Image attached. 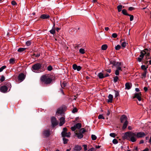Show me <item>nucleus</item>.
<instances>
[{"label":"nucleus","instance_id":"obj_1","mask_svg":"<svg viewBox=\"0 0 151 151\" xmlns=\"http://www.w3.org/2000/svg\"><path fill=\"white\" fill-rule=\"evenodd\" d=\"M136 135L135 133H133L131 132H125L122 137L124 139H127L129 137L130 139V141L133 142H134L136 140Z\"/></svg>","mask_w":151,"mask_h":151},{"label":"nucleus","instance_id":"obj_2","mask_svg":"<svg viewBox=\"0 0 151 151\" xmlns=\"http://www.w3.org/2000/svg\"><path fill=\"white\" fill-rule=\"evenodd\" d=\"M40 80L42 82L46 84H50L52 81V79L51 78L46 75L42 76L41 77Z\"/></svg>","mask_w":151,"mask_h":151},{"label":"nucleus","instance_id":"obj_3","mask_svg":"<svg viewBox=\"0 0 151 151\" xmlns=\"http://www.w3.org/2000/svg\"><path fill=\"white\" fill-rule=\"evenodd\" d=\"M86 131L84 128H82L79 130L78 132H76V135H77L78 138L81 139L83 137V134H84Z\"/></svg>","mask_w":151,"mask_h":151},{"label":"nucleus","instance_id":"obj_4","mask_svg":"<svg viewBox=\"0 0 151 151\" xmlns=\"http://www.w3.org/2000/svg\"><path fill=\"white\" fill-rule=\"evenodd\" d=\"M40 63L35 64L32 65L31 68L32 70L34 72L37 73V71L40 69H41V65Z\"/></svg>","mask_w":151,"mask_h":151},{"label":"nucleus","instance_id":"obj_5","mask_svg":"<svg viewBox=\"0 0 151 151\" xmlns=\"http://www.w3.org/2000/svg\"><path fill=\"white\" fill-rule=\"evenodd\" d=\"M51 122L53 127L57 126L58 123V122L56 118L53 116L51 117Z\"/></svg>","mask_w":151,"mask_h":151},{"label":"nucleus","instance_id":"obj_6","mask_svg":"<svg viewBox=\"0 0 151 151\" xmlns=\"http://www.w3.org/2000/svg\"><path fill=\"white\" fill-rule=\"evenodd\" d=\"M110 63L113 65L114 66H119L121 65V63L118 62H116L113 60H110Z\"/></svg>","mask_w":151,"mask_h":151},{"label":"nucleus","instance_id":"obj_7","mask_svg":"<svg viewBox=\"0 0 151 151\" xmlns=\"http://www.w3.org/2000/svg\"><path fill=\"white\" fill-rule=\"evenodd\" d=\"M147 134V133L146 134H145L143 132H140L137 133V134H136V135L137 138H139L143 137L146 136Z\"/></svg>","mask_w":151,"mask_h":151},{"label":"nucleus","instance_id":"obj_8","mask_svg":"<svg viewBox=\"0 0 151 151\" xmlns=\"http://www.w3.org/2000/svg\"><path fill=\"white\" fill-rule=\"evenodd\" d=\"M40 63L41 65V69L42 70H43L44 71L45 68L47 67V63L45 61H43Z\"/></svg>","mask_w":151,"mask_h":151},{"label":"nucleus","instance_id":"obj_9","mask_svg":"<svg viewBox=\"0 0 151 151\" xmlns=\"http://www.w3.org/2000/svg\"><path fill=\"white\" fill-rule=\"evenodd\" d=\"M43 135L46 137H48L50 134L49 129L44 130L42 133Z\"/></svg>","mask_w":151,"mask_h":151},{"label":"nucleus","instance_id":"obj_10","mask_svg":"<svg viewBox=\"0 0 151 151\" xmlns=\"http://www.w3.org/2000/svg\"><path fill=\"white\" fill-rule=\"evenodd\" d=\"M0 90L1 91L2 93H6L8 90L7 87L5 85L2 86L0 87Z\"/></svg>","mask_w":151,"mask_h":151},{"label":"nucleus","instance_id":"obj_11","mask_svg":"<svg viewBox=\"0 0 151 151\" xmlns=\"http://www.w3.org/2000/svg\"><path fill=\"white\" fill-rule=\"evenodd\" d=\"M63 111V108H60L58 109L57 111L56 112L57 115L59 116L62 115Z\"/></svg>","mask_w":151,"mask_h":151},{"label":"nucleus","instance_id":"obj_12","mask_svg":"<svg viewBox=\"0 0 151 151\" xmlns=\"http://www.w3.org/2000/svg\"><path fill=\"white\" fill-rule=\"evenodd\" d=\"M73 68L74 70H77L78 71L80 70L82 68V67L80 66H78L76 64L73 65Z\"/></svg>","mask_w":151,"mask_h":151},{"label":"nucleus","instance_id":"obj_13","mask_svg":"<svg viewBox=\"0 0 151 151\" xmlns=\"http://www.w3.org/2000/svg\"><path fill=\"white\" fill-rule=\"evenodd\" d=\"M50 17V16L49 15L47 14H42L40 18L42 19H49Z\"/></svg>","mask_w":151,"mask_h":151},{"label":"nucleus","instance_id":"obj_14","mask_svg":"<svg viewBox=\"0 0 151 151\" xmlns=\"http://www.w3.org/2000/svg\"><path fill=\"white\" fill-rule=\"evenodd\" d=\"M127 118L126 116L124 115H122L120 118V121L121 123H123L126 121H127Z\"/></svg>","mask_w":151,"mask_h":151},{"label":"nucleus","instance_id":"obj_15","mask_svg":"<svg viewBox=\"0 0 151 151\" xmlns=\"http://www.w3.org/2000/svg\"><path fill=\"white\" fill-rule=\"evenodd\" d=\"M25 76L23 73H21L18 76V79L21 81H22L25 78Z\"/></svg>","mask_w":151,"mask_h":151},{"label":"nucleus","instance_id":"obj_16","mask_svg":"<svg viewBox=\"0 0 151 151\" xmlns=\"http://www.w3.org/2000/svg\"><path fill=\"white\" fill-rule=\"evenodd\" d=\"M59 125L60 126H62L65 123V118L63 116L60 119Z\"/></svg>","mask_w":151,"mask_h":151},{"label":"nucleus","instance_id":"obj_17","mask_svg":"<svg viewBox=\"0 0 151 151\" xmlns=\"http://www.w3.org/2000/svg\"><path fill=\"white\" fill-rule=\"evenodd\" d=\"M125 89H129L132 86V84L131 83L127 82L125 84Z\"/></svg>","mask_w":151,"mask_h":151},{"label":"nucleus","instance_id":"obj_18","mask_svg":"<svg viewBox=\"0 0 151 151\" xmlns=\"http://www.w3.org/2000/svg\"><path fill=\"white\" fill-rule=\"evenodd\" d=\"M113 96L111 94H109L108 96V98L109 99L107 101V102L109 103H112Z\"/></svg>","mask_w":151,"mask_h":151},{"label":"nucleus","instance_id":"obj_19","mask_svg":"<svg viewBox=\"0 0 151 151\" xmlns=\"http://www.w3.org/2000/svg\"><path fill=\"white\" fill-rule=\"evenodd\" d=\"M81 149V147L78 145H75L74 147V150L78 151H80Z\"/></svg>","mask_w":151,"mask_h":151},{"label":"nucleus","instance_id":"obj_20","mask_svg":"<svg viewBox=\"0 0 151 151\" xmlns=\"http://www.w3.org/2000/svg\"><path fill=\"white\" fill-rule=\"evenodd\" d=\"M142 95L141 93L140 92L139 93H135L134 94V96L133 97V99H134L135 98H137L139 97Z\"/></svg>","mask_w":151,"mask_h":151},{"label":"nucleus","instance_id":"obj_21","mask_svg":"<svg viewBox=\"0 0 151 151\" xmlns=\"http://www.w3.org/2000/svg\"><path fill=\"white\" fill-rule=\"evenodd\" d=\"M16 60L14 58H11L9 60V63L13 64L15 63Z\"/></svg>","mask_w":151,"mask_h":151},{"label":"nucleus","instance_id":"obj_22","mask_svg":"<svg viewBox=\"0 0 151 151\" xmlns=\"http://www.w3.org/2000/svg\"><path fill=\"white\" fill-rule=\"evenodd\" d=\"M147 72V71H144V72L142 73L141 77L142 79L146 77Z\"/></svg>","mask_w":151,"mask_h":151},{"label":"nucleus","instance_id":"obj_23","mask_svg":"<svg viewBox=\"0 0 151 151\" xmlns=\"http://www.w3.org/2000/svg\"><path fill=\"white\" fill-rule=\"evenodd\" d=\"M124 123L122 128V129L123 130L124 129L127 128V125L128 124V121H126Z\"/></svg>","mask_w":151,"mask_h":151},{"label":"nucleus","instance_id":"obj_24","mask_svg":"<svg viewBox=\"0 0 151 151\" xmlns=\"http://www.w3.org/2000/svg\"><path fill=\"white\" fill-rule=\"evenodd\" d=\"M98 76L99 78L102 79L104 78V75L103 73H98Z\"/></svg>","mask_w":151,"mask_h":151},{"label":"nucleus","instance_id":"obj_25","mask_svg":"<svg viewBox=\"0 0 151 151\" xmlns=\"http://www.w3.org/2000/svg\"><path fill=\"white\" fill-rule=\"evenodd\" d=\"M77 129H79L81 127V124L80 123H78L74 125Z\"/></svg>","mask_w":151,"mask_h":151},{"label":"nucleus","instance_id":"obj_26","mask_svg":"<svg viewBox=\"0 0 151 151\" xmlns=\"http://www.w3.org/2000/svg\"><path fill=\"white\" fill-rule=\"evenodd\" d=\"M150 51L151 49L150 48H145L143 50V51L145 53V54L146 53V52L150 53Z\"/></svg>","mask_w":151,"mask_h":151},{"label":"nucleus","instance_id":"obj_27","mask_svg":"<svg viewBox=\"0 0 151 151\" xmlns=\"http://www.w3.org/2000/svg\"><path fill=\"white\" fill-rule=\"evenodd\" d=\"M122 13L124 15L128 16L129 14L127 13V11L125 9H123L122 10Z\"/></svg>","mask_w":151,"mask_h":151},{"label":"nucleus","instance_id":"obj_28","mask_svg":"<svg viewBox=\"0 0 151 151\" xmlns=\"http://www.w3.org/2000/svg\"><path fill=\"white\" fill-rule=\"evenodd\" d=\"M107 45L106 44L103 45L101 46V49L103 50H106L107 48Z\"/></svg>","mask_w":151,"mask_h":151},{"label":"nucleus","instance_id":"obj_29","mask_svg":"<svg viewBox=\"0 0 151 151\" xmlns=\"http://www.w3.org/2000/svg\"><path fill=\"white\" fill-rule=\"evenodd\" d=\"M63 143L64 144H67L68 141V139L65 137H63Z\"/></svg>","mask_w":151,"mask_h":151},{"label":"nucleus","instance_id":"obj_30","mask_svg":"<svg viewBox=\"0 0 151 151\" xmlns=\"http://www.w3.org/2000/svg\"><path fill=\"white\" fill-rule=\"evenodd\" d=\"M143 50H142L140 52V55L139 56V57L143 58L145 54V53H143Z\"/></svg>","mask_w":151,"mask_h":151},{"label":"nucleus","instance_id":"obj_31","mask_svg":"<svg viewBox=\"0 0 151 151\" xmlns=\"http://www.w3.org/2000/svg\"><path fill=\"white\" fill-rule=\"evenodd\" d=\"M122 5H119L117 6L118 11L119 12H120L122 10Z\"/></svg>","mask_w":151,"mask_h":151},{"label":"nucleus","instance_id":"obj_32","mask_svg":"<svg viewBox=\"0 0 151 151\" xmlns=\"http://www.w3.org/2000/svg\"><path fill=\"white\" fill-rule=\"evenodd\" d=\"M26 48H19L18 50L17 51L19 52H22L24 51Z\"/></svg>","mask_w":151,"mask_h":151},{"label":"nucleus","instance_id":"obj_33","mask_svg":"<svg viewBox=\"0 0 151 151\" xmlns=\"http://www.w3.org/2000/svg\"><path fill=\"white\" fill-rule=\"evenodd\" d=\"M64 136H63V135H62V136L63 137H70V135H69V134H68V133L67 132H64Z\"/></svg>","mask_w":151,"mask_h":151},{"label":"nucleus","instance_id":"obj_34","mask_svg":"<svg viewBox=\"0 0 151 151\" xmlns=\"http://www.w3.org/2000/svg\"><path fill=\"white\" fill-rule=\"evenodd\" d=\"M67 129L66 127H64L63 129V131L61 132V135H63V136H64V132H67Z\"/></svg>","mask_w":151,"mask_h":151},{"label":"nucleus","instance_id":"obj_35","mask_svg":"<svg viewBox=\"0 0 151 151\" xmlns=\"http://www.w3.org/2000/svg\"><path fill=\"white\" fill-rule=\"evenodd\" d=\"M114 91L115 92V98H116L119 96V91H116L115 90H114Z\"/></svg>","mask_w":151,"mask_h":151},{"label":"nucleus","instance_id":"obj_36","mask_svg":"<svg viewBox=\"0 0 151 151\" xmlns=\"http://www.w3.org/2000/svg\"><path fill=\"white\" fill-rule=\"evenodd\" d=\"M5 85L7 87V88H10V89L11 87V85L10 83L9 82H7L5 84Z\"/></svg>","mask_w":151,"mask_h":151},{"label":"nucleus","instance_id":"obj_37","mask_svg":"<svg viewBox=\"0 0 151 151\" xmlns=\"http://www.w3.org/2000/svg\"><path fill=\"white\" fill-rule=\"evenodd\" d=\"M141 69L144 71H147V68L145 65H142L141 66Z\"/></svg>","mask_w":151,"mask_h":151},{"label":"nucleus","instance_id":"obj_38","mask_svg":"<svg viewBox=\"0 0 151 151\" xmlns=\"http://www.w3.org/2000/svg\"><path fill=\"white\" fill-rule=\"evenodd\" d=\"M114 83H116L117 81H118V80L119 79V78L117 76H115L114 77Z\"/></svg>","mask_w":151,"mask_h":151},{"label":"nucleus","instance_id":"obj_39","mask_svg":"<svg viewBox=\"0 0 151 151\" xmlns=\"http://www.w3.org/2000/svg\"><path fill=\"white\" fill-rule=\"evenodd\" d=\"M127 44V43L126 42H124L122 43L121 45L122 47L124 48Z\"/></svg>","mask_w":151,"mask_h":151},{"label":"nucleus","instance_id":"obj_40","mask_svg":"<svg viewBox=\"0 0 151 151\" xmlns=\"http://www.w3.org/2000/svg\"><path fill=\"white\" fill-rule=\"evenodd\" d=\"M61 86L62 88H63L66 86V83L65 82H63L62 84H61Z\"/></svg>","mask_w":151,"mask_h":151},{"label":"nucleus","instance_id":"obj_41","mask_svg":"<svg viewBox=\"0 0 151 151\" xmlns=\"http://www.w3.org/2000/svg\"><path fill=\"white\" fill-rule=\"evenodd\" d=\"M128 16L130 17V21H132L133 20L134 16L133 15H132L129 14Z\"/></svg>","mask_w":151,"mask_h":151},{"label":"nucleus","instance_id":"obj_42","mask_svg":"<svg viewBox=\"0 0 151 151\" xmlns=\"http://www.w3.org/2000/svg\"><path fill=\"white\" fill-rule=\"evenodd\" d=\"M50 33L52 34H54L55 33V31L54 29L52 28V29L50 31Z\"/></svg>","mask_w":151,"mask_h":151},{"label":"nucleus","instance_id":"obj_43","mask_svg":"<svg viewBox=\"0 0 151 151\" xmlns=\"http://www.w3.org/2000/svg\"><path fill=\"white\" fill-rule=\"evenodd\" d=\"M91 138L93 140H94L96 139L97 137L94 134H92L91 136Z\"/></svg>","mask_w":151,"mask_h":151},{"label":"nucleus","instance_id":"obj_44","mask_svg":"<svg viewBox=\"0 0 151 151\" xmlns=\"http://www.w3.org/2000/svg\"><path fill=\"white\" fill-rule=\"evenodd\" d=\"M5 79V78L4 76L2 75L1 76V79H0V81L1 82H3L4 81Z\"/></svg>","mask_w":151,"mask_h":151},{"label":"nucleus","instance_id":"obj_45","mask_svg":"<svg viewBox=\"0 0 151 151\" xmlns=\"http://www.w3.org/2000/svg\"><path fill=\"white\" fill-rule=\"evenodd\" d=\"M47 70L49 71L52 70V67L51 65H50L47 67Z\"/></svg>","mask_w":151,"mask_h":151},{"label":"nucleus","instance_id":"obj_46","mask_svg":"<svg viewBox=\"0 0 151 151\" xmlns=\"http://www.w3.org/2000/svg\"><path fill=\"white\" fill-rule=\"evenodd\" d=\"M79 52L80 53L83 54L85 53L84 50L83 48H81L79 50Z\"/></svg>","mask_w":151,"mask_h":151},{"label":"nucleus","instance_id":"obj_47","mask_svg":"<svg viewBox=\"0 0 151 151\" xmlns=\"http://www.w3.org/2000/svg\"><path fill=\"white\" fill-rule=\"evenodd\" d=\"M6 68V66L5 65L3 66L0 68V72H2L4 69Z\"/></svg>","mask_w":151,"mask_h":151},{"label":"nucleus","instance_id":"obj_48","mask_svg":"<svg viewBox=\"0 0 151 151\" xmlns=\"http://www.w3.org/2000/svg\"><path fill=\"white\" fill-rule=\"evenodd\" d=\"M121 48V46L120 45H118L115 47V49L117 50H119Z\"/></svg>","mask_w":151,"mask_h":151},{"label":"nucleus","instance_id":"obj_49","mask_svg":"<svg viewBox=\"0 0 151 151\" xmlns=\"http://www.w3.org/2000/svg\"><path fill=\"white\" fill-rule=\"evenodd\" d=\"M112 142L114 144H117V143H118V141L116 139H114L113 140Z\"/></svg>","mask_w":151,"mask_h":151},{"label":"nucleus","instance_id":"obj_50","mask_svg":"<svg viewBox=\"0 0 151 151\" xmlns=\"http://www.w3.org/2000/svg\"><path fill=\"white\" fill-rule=\"evenodd\" d=\"M98 119H104L105 118L102 115V114H99L98 116Z\"/></svg>","mask_w":151,"mask_h":151},{"label":"nucleus","instance_id":"obj_51","mask_svg":"<svg viewBox=\"0 0 151 151\" xmlns=\"http://www.w3.org/2000/svg\"><path fill=\"white\" fill-rule=\"evenodd\" d=\"M31 42L30 41H27L26 42V44L27 46H29L31 44Z\"/></svg>","mask_w":151,"mask_h":151},{"label":"nucleus","instance_id":"obj_52","mask_svg":"<svg viewBox=\"0 0 151 151\" xmlns=\"http://www.w3.org/2000/svg\"><path fill=\"white\" fill-rule=\"evenodd\" d=\"M110 136L113 137V138H114L116 136V134L114 133H111L109 134Z\"/></svg>","mask_w":151,"mask_h":151},{"label":"nucleus","instance_id":"obj_53","mask_svg":"<svg viewBox=\"0 0 151 151\" xmlns=\"http://www.w3.org/2000/svg\"><path fill=\"white\" fill-rule=\"evenodd\" d=\"M78 111V109L76 108H74L72 110V112L73 113H75Z\"/></svg>","mask_w":151,"mask_h":151},{"label":"nucleus","instance_id":"obj_54","mask_svg":"<svg viewBox=\"0 0 151 151\" xmlns=\"http://www.w3.org/2000/svg\"><path fill=\"white\" fill-rule=\"evenodd\" d=\"M76 129H77L76 128V127H75V126L74 125V126L73 127H71V130L73 131H75Z\"/></svg>","mask_w":151,"mask_h":151},{"label":"nucleus","instance_id":"obj_55","mask_svg":"<svg viewBox=\"0 0 151 151\" xmlns=\"http://www.w3.org/2000/svg\"><path fill=\"white\" fill-rule=\"evenodd\" d=\"M11 4L13 6H15L17 5V3L15 1L13 0L11 2Z\"/></svg>","mask_w":151,"mask_h":151},{"label":"nucleus","instance_id":"obj_56","mask_svg":"<svg viewBox=\"0 0 151 151\" xmlns=\"http://www.w3.org/2000/svg\"><path fill=\"white\" fill-rule=\"evenodd\" d=\"M135 8L134 7H130L128 8V10L130 11H132L135 9Z\"/></svg>","mask_w":151,"mask_h":151},{"label":"nucleus","instance_id":"obj_57","mask_svg":"<svg viewBox=\"0 0 151 151\" xmlns=\"http://www.w3.org/2000/svg\"><path fill=\"white\" fill-rule=\"evenodd\" d=\"M112 37L115 38L117 37V35L116 33H114L112 34Z\"/></svg>","mask_w":151,"mask_h":151},{"label":"nucleus","instance_id":"obj_58","mask_svg":"<svg viewBox=\"0 0 151 151\" xmlns=\"http://www.w3.org/2000/svg\"><path fill=\"white\" fill-rule=\"evenodd\" d=\"M143 58H141V57H138L137 58V60L139 62H141L142 61V59Z\"/></svg>","mask_w":151,"mask_h":151},{"label":"nucleus","instance_id":"obj_59","mask_svg":"<svg viewBox=\"0 0 151 151\" xmlns=\"http://www.w3.org/2000/svg\"><path fill=\"white\" fill-rule=\"evenodd\" d=\"M115 73L116 76H118L119 75V71L118 70H116L115 72Z\"/></svg>","mask_w":151,"mask_h":151},{"label":"nucleus","instance_id":"obj_60","mask_svg":"<svg viewBox=\"0 0 151 151\" xmlns=\"http://www.w3.org/2000/svg\"><path fill=\"white\" fill-rule=\"evenodd\" d=\"M83 146L84 147V150L85 151H86L87 150V146L86 145H83Z\"/></svg>","mask_w":151,"mask_h":151},{"label":"nucleus","instance_id":"obj_61","mask_svg":"<svg viewBox=\"0 0 151 151\" xmlns=\"http://www.w3.org/2000/svg\"><path fill=\"white\" fill-rule=\"evenodd\" d=\"M33 55H35L36 57H38L40 56V53H38L37 54H36L35 53H34Z\"/></svg>","mask_w":151,"mask_h":151},{"label":"nucleus","instance_id":"obj_62","mask_svg":"<svg viewBox=\"0 0 151 151\" xmlns=\"http://www.w3.org/2000/svg\"><path fill=\"white\" fill-rule=\"evenodd\" d=\"M116 70H118V71H119L120 70H122V68H121V67H120V66H117Z\"/></svg>","mask_w":151,"mask_h":151},{"label":"nucleus","instance_id":"obj_63","mask_svg":"<svg viewBox=\"0 0 151 151\" xmlns=\"http://www.w3.org/2000/svg\"><path fill=\"white\" fill-rule=\"evenodd\" d=\"M106 71L109 73H110L111 72V69H107L106 70Z\"/></svg>","mask_w":151,"mask_h":151},{"label":"nucleus","instance_id":"obj_64","mask_svg":"<svg viewBox=\"0 0 151 151\" xmlns=\"http://www.w3.org/2000/svg\"><path fill=\"white\" fill-rule=\"evenodd\" d=\"M94 150V148L93 147H92L90 149L88 150V151H93Z\"/></svg>","mask_w":151,"mask_h":151}]
</instances>
